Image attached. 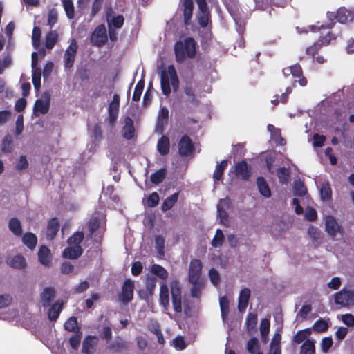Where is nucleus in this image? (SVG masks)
<instances>
[{"mask_svg": "<svg viewBox=\"0 0 354 354\" xmlns=\"http://www.w3.org/2000/svg\"><path fill=\"white\" fill-rule=\"evenodd\" d=\"M176 59L183 62L187 58H193L196 55V43L192 38H186L179 41L175 45Z\"/></svg>", "mask_w": 354, "mask_h": 354, "instance_id": "f257e3e1", "label": "nucleus"}, {"mask_svg": "<svg viewBox=\"0 0 354 354\" xmlns=\"http://www.w3.org/2000/svg\"><path fill=\"white\" fill-rule=\"evenodd\" d=\"M170 85L174 90H176L178 86L176 72L173 66H168L161 73V88L165 95H168L171 93Z\"/></svg>", "mask_w": 354, "mask_h": 354, "instance_id": "f03ea898", "label": "nucleus"}, {"mask_svg": "<svg viewBox=\"0 0 354 354\" xmlns=\"http://www.w3.org/2000/svg\"><path fill=\"white\" fill-rule=\"evenodd\" d=\"M335 303L342 307L349 308L354 306V290L342 289L335 295Z\"/></svg>", "mask_w": 354, "mask_h": 354, "instance_id": "7ed1b4c3", "label": "nucleus"}, {"mask_svg": "<svg viewBox=\"0 0 354 354\" xmlns=\"http://www.w3.org/2000/svg\"><path fill=\"white\" fill-rule=\"evenodd\" d=\"M106 29L104 24L97 26L91 35V43L95 46L101 47L107 41Z\"/></svg>", "mask_w": 354, "mask_h": 354, "instance_id": "20e7f679", "label": "nucleus"}, {"mask_svg": "<svg viewBox=\"0 0 354 354\" xmlns=\"http://www.w3.org/2000/svg\"><path fill=\"white\" fill-rule=\"evenodd\" d=\"M171 293L172 297V304L176 313L182 312V292L179 282L173 281L171 283Z\"/></svg>", "mask_w": 354, "mask_h": 354, "instance_id": "39448f33", "label": "nucleus"}, {"mask_svg": "<svg viewBox=\"0 0 354 354\" xmlns=\"http://www.w3.org/2000/svg\"><path fill=\"white\" fill-rule=\"evenodd\" d=\"M325 230L331 237H335L337 234H342L343 230L335 218L328 215L324 217Z\"/></svg>", "mask_w": 354, "mask_h": 354, "instance_id": "423d86ee", "label": "nucleus"}, {"mask_svg": "<svg viewBox=\"0 0 354 354\" xmlns=\"http://www.w3.org/2000/svg\"><path fill=\"white\" fill-rule=\"evenodd\" d=\"M50 103L49 92H45L41 99L36 100L34 106V113L36 115L46 114L48 112Z\"/></svg>", "mask_w": 354, "mask_h": 354, "instance_id": "0eeeda50", "label": "nucleus"}, {"mask_svg": "<svg viewBox=\"0 0 354 354\" xmlns=\"http://www.w3.org/2000/svg\"><path fill=\"white\" fill-rule=\"evenodd\" d=\"M77 48L78 47L76 41L75 39H73L69 46L67 47L64 53V62L65 68H71L73 67L75 59Z\"/></svg>", "mask_w": 354, "mask_h": 354, "instance_id": "6e6552de", "label": "nucleus"}, {"mask_svg": "<svg viewBox=\"0 0 354 354\" xmlns=\"http://www.w3.org/2000/svg\"><path fill=\"white\" fill-rule=\"evenodd\" d=\"M202 270V263L198 259H193L190 262L189 268V281L190 283H196L202 281L201 279Z\"/></svg>", "mask_w": 354, "mask_h": 354, "instance_id": "1a4fd4ad", "label": "nucleus"}, {"mask_svg": "<svg viewBox=\"0 0 354 354\" xmlns=\"http://www.w3.org/2000/svg\"><path fill=\"white\" fill-rule=\"evenodd\" d=\"M134 283L130 280L127 279L124 281L122 291L119 295V299L124 304L130 302L133 299Z\"/></svg>", "mask_w": 354, "mask_h": 354, "instance_id": "9d476101", "label": "nucleus"}, {"mask_svg": "<svg viewBox=\"0 0 354 354\" xmlns=\"http://www.w3.org/2000/svg\"><path fill=\"white\" fill-rule=\"evenodd\" d=\"M59 227L60 224L57 218L54 217L48 221L46 228V239L48 241H52L55 239L59 230Z\"/></svg>", "mask_w": 354, "mask_h": 354, "instance_id": "9b49d317", "label": "nucleus"}, {"mask_svg": "<svg viewBox=\"0 0 354 354\" xmlns=\"http://www.w3.org/2000/svg\"><path fill=\"white\" fill-rule=\"evenodd\" d=\"M56 291L53 287H46L40 294L41 303L43 307L50 306L51 301L55 297Z\"/></svg>", "mask_w": 354, "mask_h": 354, "instance_id": "f8f14e48", "label": "nucleus"}, {"mask_svg": "<svg viewBox=\"0 0 354 354\" xmlns=\"http://www.w3.org/2000/svg\"><path fill=\"white\" fill-rule=\"evenodd\" d=\"M179 153L182 156H189L194 150L192 142L189 137L184 136L178 144Z\"/></svg>", "mask_w": 354, "mask_h": 354, "instance_id": "ddd939ff", "label": "nucleus"}, {"mask_svg": "<svg viewBox=\"0 0 354 354\" xmlns=\"http://www.w3.org/2000/svg\"><path fill=\"white\" fill-rule=\"evenodd\" d=\"M250 290L248 288L242 289L239 296L238 309L240 312L245 310L249 299L250 297Z\"/></svg>", "mask_w": 354, "mask_h": 354, "instance_id": "4468645a", "label": "nucleus"}, {"mask_svg": "<svg viewBox=\"0 0 354 354\" xmlns=\"http://www.w3.org/2000/svg\"><path fill=\"white\" fill-rule=\"evenodd\" d=\"M82 252L81 246H70L64 250L62 257L65 259H76L82 255Z\"/></svg>", "mask_w": 354, "mask_h": 354, "instance_id": "2eb2a0df", "label": "nucleus"}, {"mask_svg": "<svg viewBox=\"0 0 354 354\" xmlns=\"http://www.w3.org/2000/svg\"><path fill=\"white\" fill-rule=\"evenodd\" d=\"M169 118V110L167 107L162 106L159 111L158 118H157V124L156 129L160 132L162 131L165 126L167 123V120Z\"/></svg>", "mask_w": 354, "mask_h": 354, "instance_id": "dca6fc26", "label": "nucleus"}, {"mask_svg": "<svg viewBox=\"0 0 354 354\" xmlns=\"http://www.w3.org/2000/svg\"><path fill=\"white\" fill-rule=\"evenodd\" d=\"M39 261L45 266H48L51 261V253L50 249L46 245H41L38 251Z\"/></svg>", "mask_w": 354, "mask_h": 354, "instance_id": "f3484780", "label": "nucleus"}, {"mask_svg": "<svg viewBox=\"0 0 354 354\" xmlns=\"http://www.w3.org/2000/svg\"><path fill=\"white\" fill-rule=\"evenodd\" d=\"M134 132L133 120L129 116L125 117L124 125L122 130V136L127 140H130L134 136Z\"/></svg>", "mask_w": 354, "mask_h": 354, "instance_id": "a211bd4d", "label": "nucleus"}, {"mask_svg": "<svg viewBox=\"0 0 354 354\" xmlns=\"http://www.w3.org/2000/svg\"><path fill=\"white\" fill-rule=\"evenodd\" d=\"M234 172L237 177L244 180H246L250 176V171L245 161L240 162L234 166Z\"/></svg>", "mask_w": 354, "mask_h": 354, "instance_id": "6ab92c4d", "label": "nucleus"}, {"mask_svg": "<svg viewBox=\"0 0 354 354\" xmlns=\"http://www.w3.org/2000/svg\"><path fill=\"white\" fill-rule=\"evenodd\" d=\"M227 205L226 200H220L217 205L218 218L220 220V223L224 225L229 224L228 216L226 211L224 209V206Z\"/></svg>", "mask_w": 354, "mask_h": 354, "instance_id": "aec40b11", "label": "nucleus"}, {"mask_svg": "<svg viewBox=\"0 0 354 354\" xmlns=\"http://www.w3.org/2000/svg\"><path fill=\"white\" fill-rule=\"evenodd\" d=\"M63 303L62 301H57L54 304H53L48 313V319L50 321H56L59 317L60 313L62 310Z\"/></svg>", "mask_w": 354, "mask_h": 354, "instance_id": "412c9836", "label": "nucleus"}, {"mask_svg": "<svg viewBox=\"0 0 354 354\" xmlns=\"http://www.w3.org/2000/svg\"><path fill=\"white\" fill-rule=\"evenodd\" d=\"M23 243L29 249L33 250L37 243V237L32 232H26L22 236Z\"/></svg>", "mask_w": 354, "mask_h": 354, "instance_id": "4be33fe9", "label": "nucleus"}, {"mask_svg": "<svg viewBox=\"0 0 354 354\" xmlns=\"http://www.w3.org/2000/svg\"><path fill=\"white\" fill-rule=\"evenodd\" d=\"M95 337L93 336H86L82 343V352L84 354H91L95 346Z\"/></svg>", "mask_w": 354, "mask_h": 354, "instance_id": "5701e85b", "label": "nucleus"}, {"mask_svg": "<svg viewBox=\"0 0 354 354\" xmlns=\"http://www.w3.org/2000/svg\"><path fill=\"white\" fill-rule=\"evenodd\" d=\"M160 304L167 310L169 306V297L168 287L165 283L160 285Z\"/></svg>", "mask_w": 354, "mask_h": 354, "instance_id": "b1692460", "label": "nucleus"}, {"mask_svg": "<svg viewBox=\"0 0 354 354\" xmlns=\"http://www.w3.org/2000/svg\"><path fill=\"white\" fill-rule=\"evenodd\" d=\"M336 17L339 22L345 24L352 21L353 19V15L351 11L346 10L344 8H341L337 10Z\"/></svg>", "mask_w": 354, "mask_h": 354, "instance_id": "393cba45", "label": "nucleus"}, {"mask_svg": "<svg viewBox=\"0 0 354 354\" xmlns=\"http://www.w3.org/2000/svg\"><path fill=\"white\" fill-rule=\"evenodd\" d=\"M257 185L258 189L262 196L266 198H270L271 196L270 189L263 178H258L257 180Z\"/></svg>", "mask_w": 354, "mask_h": 354, "instance_id": "a878e982", "label": "nucleus"}, {"mask_svg": "<svg viewBox=\"0 0 354 354\" xmlns=\"http://www.w3.org/2000/svg\"><path fill=\"white\" fill-rule=\"evenodd\" d=\"M9 230L17 236L22 235L21 224L18 218H12L8 223Z\"/></svg>", "mask_w": 354, "mask_h": 354, "instance_id": "bb28decb", "label": "nucleus"}, {"mask_svg": "<svg viewBox=\"0 0 354 354\" xmlns=\"http://www.w3.org/2000/svg\"><path fill=\"white\" fill-rule=\"evenodd\" d=\"M157 149L161 155H166L169 153L170 149V142L167 137L163 136L158 140Z\"/></svg>", "mask_w": 354, "mask_h": 354, "instance_id": "cd10ccee", "label": "nucleus"}, {"mask_svg": "<svg viewBox=\"0 0 354 354\" xmlns=\"http://www.w3.org/2000/svg\"><path fill=\"white\" fill-rule=\"evenodd\" d=\"M281 334L277 333L274 334L270 344V354H281Z\"/></svg>", "mask_w": 354, "mask_h": 354, "instance_id": "c85d7f7f", "label": "nucleus"}, {"mask_svg": "<svg viewBox=\"0 0 354 354\" xmlns=\"http://www.w3.org/2000/svg\"><path fill=\"white\" fill-rule=\"evenodd\" d=\"M320 197L322 201H328L332 196V190L328 182H324L319 188Z\"/></svg>", "mask_w": 354, "mask_h": 354, "instance_id": "c756f323", "label": "nucleus"}, {"mask_svg": "<svg viewBox=\"0 0 354 354\" xmlns=\"http://www.w3.org/2000/svg\"><path fill=\"white\" fill-rule=\"evenodd\" d=\"M183 13H184V21L186 24H188L192 15L193 10V1L192 0H184L183 1Z\"/></svg>", "mask_w": 354, "mask_h": 354, "instance_id": "7c9ffc66", "label": "nucleus"}, {"mask_svg": "<svg viewBox=\"0 0 354 354\" xmlns=\"http://www.w3.org/2000/svg\"><path fill=\"white\" fill-rule=\"evenodd\" d=\"M315 341L312 339H307L301 346L300 354H315Z\"/></svg>", "mask_w": 354, "mask_h": 354, "instance_id": "2f4dec72", "label": "nucleus"}, {"mask_svg": "<svg viewBox=\"0 0 354 354\" xmlns=\"http://www.w3.org/2000/svg\"><path fill=\"white\" fill-rule=\"evenodd\" d=\"M9 266L15 269H23L26 267L25 258L21 255H16L9 262Z\"/></svg>", "mask_w": 354, "mask_h": 354, "instance_id": "473e14b6", "label": "nucleus"}, {"mask_svg": "<svg viewBox=\"0 0 354 354\" xmlns=\"http://www.w3.org/2000/svg\"><path fill=\"white\" fill-rule=\"evenodd\" d=\"M301 73L302 71L299 65H294L283 69V74L285 77H288L290 75H292L293 77H300Z\"/></svg>", "mask_w": 354, "mask_h": 354, "instance_id": "72a5a7b5", "label": "nucleus"}, {"mask_svg": "<svg viewBox=\"0 0 354 354\" xmlns=\"http://www.w3.org/2000/svg\"><path fill=\"white\" fill-rule=\"evenodd\" d=\"M219 304L221 311L223 320L225 322L229 313L230 301L226 296H223L219 299Z\"/></svg>", "mask_w": 354, "mask_h": 354, "instance_id": "f704fd0d", "label": "nucleus"}, {"mask_svg": "<svg viewBox=\"0 0 354 354\" xmlns=\"http://www.w3.org/2000/svg\"><path fill=\"white\" fill-rule=\"evenodd\" d=\"M178 198V194L175 193L170 196L167 197L162 205V210L166 212L171 209L176 203Z\"/></svg>", "mask_w": 354, "mask_h": 354, "instance_id": "c9c22d12", "label": "nucleus"}, {"mask_svg": "<svg viewBox=\"0 0 354 354\" xmlns=\"http://www.w3.org/2000/svg\"><path fill=\"white\" fill-rule=\"evenodd\" d=\"M84 237V234L82 232H76L71 235L67 240V243L69 245L80 246V243H82Z\"/></svg>", "mask_w": 354, "mask_h": 354, "instance_id": "e433bc0d", "label": "nucleus"}, {"mask_svg": "<svg viewBox=\"0 0 354 354\" xmlns=\"http://www.w3.org/2000/svg\"><path fill=\"white\" fill-rule=\"evenodd\" d=\"M151 272L161 279H166L168 277L167 271L163 267L158 264L152 265Z\"/></svg>", "mask_w": 354, "mask_h": 354, "instance_id": "4c0bfd02", "label": "nucleus"}, {"mask_svg": "<svg viewBox=\"0 0 354 354\" xmlns=\"http://www.w3.org/2000/svg\"><path fill=\"white\" fill-rule=\"evenodd\" d=\"M64 329L68 332L74 333L80 330L77 317L72 316L68 318L64 324Z\"/></svg>", "mask_w": 354, "mask_h": 354, "instance_id": "58836bf2", "label": "nucleus"}, {"mask_svg": "<svg viewBox=\"0 0 354 354\" xmlns=\"http://www.w3.org/2000/svg\"><path fill=\"white\" fill-rule=\"evenodd\" d=\"M67 17L70 19L74 18L75 10L72 0H62Z\"/></svg>", "mask_w": 354, "mask_h": 354, "instance_id": "ea45409f", "label": "nucleus"}, {"mask_svg": "<svg viewBox=\"0 0 354 354\" xmlns=\"http://www.w3.org/2000/svg\"><path fill=\"white\" fill-rule=\"evenodd\" d=\"M120 106V96L115 94L112 97V122L115 121L118 116Z\"/></svg>", "mask_w": 354, "mask_h": 354, "instance_id": "a19ab883", "label": "nucleus"}, {"mask_svg": "<svg viewBox=\"0 0 354 354\" xmlns=\"http://www.w3.org/2000/svg\"><path fill=\"white\" fill-rule=\"evenodd\" d=\"M82 339V332L80 330H77L69 339V344L71 348L77 350L80 344Z\"/></svg>", "mask_w": 354, "mask_h": 354, "instance_id": "79ce46f5", "label": "nucleus"}, {"mask_svg": "<svg viewBox=\"0 0 354 354\" xmlns=\"http://www.w3.org/2000/svg\"><path fill=\"white\" fill-rule=\"evenodd\" d=\"M227 160H222L220 163L217 164L216 166V169L214 173V178L215 180H220L223 176V172L225 169L227 167Z\"/></svg>", "mask_w": 354, "mask_h": 354, "instance_id": "37998d69", "label": "nucleus"}, {"mask_svg": "<svg viewBox=\"0 0 354 354\" xmlns=\"http://www.w3.org/2000/svg\"><path fill=\"white\" fill-rule=\"evenodd\" d=\"M166 174H167L166 169H163V168L160 169L158 171H157L156 172H155L151 175V176H150L151 181L153 184H156V185L159 184L163 180Z\"/></svg>", "mask_w": 354, "mask_h": 354, "instance_id": "c03bdc74", "label": "nucleus"}, {"mask_svg": "<svg viewBox=\"0 0 354 354\" xmlns=\"http://www.w3.org/2000/svg\"><path fill=\"white\" fill-rule=\"evenodd\" d=\"M41 71L37 68L32 71V81L36 91H39L41 87Z\"/></svg>", "mask_w": 354, "mask_h": 354, "instance_id": "a18cd8bd", "label": "nucleus"}, {"mask_svg": "<svg viewBox=\"0 0 354 354\" xmlns=\"http://www.w3.org/2000/svg\"><path fill=\"white\" fill-rule=\"evenodd\" d=\"M268 130L270 132L272 138L276 141L278 142L280 145H283L284 140L281 138V131L279 129L275 128L272 124H268Z\"/></svg>", "mask_w": 354, "mask_h": 354, "instance_id": "49530a36", "label": "nucleus"}, {"mask_svg": "<svg viewBox=\"0 0 354 354\" xmlns=\"http://www.w3.org/2000/svg\"><path fill=\"white\" fill-rule=\"evenodd\" d=\"M57 40V34L55 32H50L46 35L45 46L46 48L51 49L53 48Z\"/></svg>", "mask_w": 354, "mask_h": 354, "instance_id": "de8ad7c7", "label": "nucleus"}, {"mask_svg": "<svg viewBox=\"0 0 354 354\" xmlns=\"http://www.w3.org/2000/svg\"><path fill=\"white\" fill-rule=\"evenodd\" d=\"M270 330V321L265 318L261 320L260 326V332L261 337L264 341H266Z\"/></svg>", "mask_w": 354, "mask_h": 354, "instance_id": "09e8293b", "label": "nucleus"}, {"mask_svg": "<svg viewBox=\"0 0 354 354\" xmlns=\"http://www.w3.org/2000/svg\"><path fill=\"white\" fill-rule=\"evenodd\" d=\"M100 220L97 217H92L88 223V228L89 236H92L93 234L99 228Z\"/></svg>", "mask_w": 354, "mask_h": 354, "instance_id": "8fccbe9b", "label": "nucleus"}, {"mask_svg": "<svg viewBox=\"0 0 354 354\" xmlns=\"http://www.w3.org/2000/svg\"><path fill=\"white\" fill-rule=\"evenodd\" d=\"M41 30L39 27L35 26L32 30V42L35 48H37L40 43Z\"/></svg>", "mask_w": 354, "mask_h": 354, "instance_id": "3c124183", "label": "nucleus"}, {"mask_svg": "<svg viewBox=\"0 0 354 354\" xmlns=\"http://www.w3.org/2000/svg\"><path fill=\"white\" fill-rule=\"evenodd\" d=\"M257 322V315L254 313H249L246 317V326L248 330H253Z\"/></svg>", "mask_w": 354, "mask_h": 354, "instance_id": "603ef678", "label": "nucleus"}, {"mask_svg": "<svg viewBox=\"0 0 354 354\" xmlns=\"http://www.w3.org/2000/svg\"><path fill=\"white\" fill-rule=\"evenodd\" d=\"M223 240L224 236L223 232L221 230L218 229L212 241V245L214 248L220 247L223 244Z\"/></svg>", "mask_w": 354, "mask_h": 354, "instance_id": "864d4df0", "label": "nucleus"}, {"mask_svg": "<svg viewBox=\"0 0 354 354\" xmlns=\"http://www.w3.org/2000/svg\"><path fill=\"white\" fill-rule=\"evenodd\" d=\"M192 288L191 289V295L193 297H198L203 288V281H197L196 283H191Z\"/></svg>", "mask_w": 354, "mask_h": 354, "instance_id": "5fc2aeb1", "label": "nucleus"}, {"mask_svg": "<svg viewBox=\"0 0 354 354\" xmlns=\"http://www.w3.org/2000/svg\"><path fill=\"white\" fill-rule=\"evenodd\" d=\"M144 88V82L142 80L139 81L134 89L133 95V100L138 101L140 98L141 94L142 93Z\"/></svg>", "mask_w": 354, "mask_h": 354, "instance_id": "6e6d98bb", "label": "nucleus"}, {"mask_svg": "<svg viewBox=\"0 0 354 354\" xmlns=\"http://www.w3.org/2000/svg\"><path fill=\"white\" fill-rule=\"evenodd\" d=\"M277 176L281 183H287L289 180V171L284 167L279 168L277 170Z\"/></svg>", "mask_w": 354, "mask_h": 354, "instance_id": "4d7b16f0", "label": "nucleus"}, {"mask_svg": "<svg viewBox=\"0 0 354 354\" xmlns=\"http://www.w3.org/2000/svg\"><path fill=\"white\" fill-rule=\"evenodd\" d=\"M294 193L297 196H304L306 194L307 190L301 183L297 182L294 185Z\"/></svg>", "mask_w": 354, "mask_h": 354, "instance_id": "13d9d810", "label": "nucleus"}, {"mask_svg": "<svg viewBox=\"0 0 354 354\" xmlns=\"http://www.w3.org/2000/svg\"><path fill=\"white\" fill-rule=\"evenodd\" d=\"M310 335V331L308 330H299L297 333V334L294 337V342L297 344H300L303 341L306 340L307 337Z\"/></svg>", "mask_w": 354, "mask_h": 354, "instance_id": "bf43d9fd", "label": "nucleus"}, {"mask_svg": "<svg viewBox=\"0 0 354 354\" xmlns=\"http://www.w3.org/2000/svg\"><path fill=\"white\" fill-rule=\"evenodd\" d=\"M259 348L258 340L255 338L250 339L247 344V349L250 354H254Z\"/></svg>", "mask_w": 354, "mask_h": 354, "instance_id": "052dcab7", "label": "nucleus"}, {"mask_svg": "<svg viewBox=\"0 0 354 354\" xmlns=\"http://www.w3.org/2000/svg\"><path fill=\"white\" fill-rule=\"evenodd\" d=\"M328 327V324L327 321L324 319L317 321L313 326L314 330L317 332L325 331L326 330H327Z\"/></svg>", "mask_w": 354, "mask_h": 354, "instance_id": "680f3d73", "label": "nucleus"}, {"mask_svg": "<svg viewBox=\"0 0 354 354\" xmlns=\"http://www.w3.org/2000/svg\"><path fill=\"white\" fill-rule=\"evenodd\" d=\"M159 195L157 192H153L147 198V203L151 207H156L159 203Z\"/></svg>", "mask_w": 354, "mask_h": 354, "instance_id": "e2e57ef3", "label": "nucleus"}, {"mask_svg": "<svg viewBox=\"0 0 354 354\" xmlns=\"http://www.w3.org/2000/svg\"><path fill=\"white\" fill-rule=\"evenodd\" d=\"M124 19L121 15L112 16V28H120L124 24Z\"/></svg>", "mask_w": 354, "mask_h": 354, "instance_id": "0e129e2a", "label": "nucleus"}, {"mask_svg": "<svg viewBox=\"0 0 354 354\" xmlns=\"http://www.w3.org/2000/svg\"><path fill=\"white\" fill-rule=\"evenodd\" d=\"M342 285L341 279L339 277H335L328 283V287L333 290H336L340 288Z\"/></svg>", "mask_w": 354, "mask_h": 354, "instance_id": "69168bd1", "label": "nucleus"}, {"mask_svg": "<svg viewBox=\"0 0 354 354\" xmlns=\"http://www.w3.org/2000/svg\"><path fill=\"white\" fill-rule=\"evenodd\" d=\"M61 272L64 274H68L73 272L74 270V266L72 265L71 262L64 261L60 268Z\"/></svg>", "mask_w": 354, "mask_h": 354, "instance_id": "338daca9", "label": "nucleus"}, {"mask_svg": "<svg viewBox=\"0 0 354 354\" xmlns=\"http://www.w3.org/2000/svg\"><path fill=\"white\" fill-rule=\"evenodd\" d=\"M308 234L314 241L318 240L320 237L319 230L314 226H310L308 227Z\"/></svg>", "mask_w": 354, "mask_h": 354, "instance_id": "774afa93", "label": "nucleus"}]
</instances>
